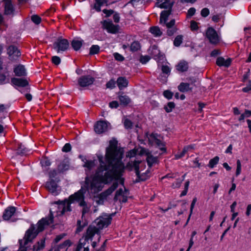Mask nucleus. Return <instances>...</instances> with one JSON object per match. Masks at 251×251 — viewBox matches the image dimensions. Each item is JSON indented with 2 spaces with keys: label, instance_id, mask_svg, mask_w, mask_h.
I'll return each instance as SVG.
<instances>
[{
  "label": "nucleus",
  "instance_id": "nucleus-10",
  "mask_svg": "<svg viewBox=\"0 0 251 251\" xmlns=\"http://www.w3.org/2000/svg\"><path fill=\"white\" fill-rule=\"evenodd\" d=\"M92 229L91 227H88L87 229V231L85 235L83 236L80 239L79 244L77 246L82 249V248L86 247V246L89 245V240H92L93 237L95 234L92 232Z\"/></svg>",
  "mask_w": 251,
  "mask_h": 251
},
{
  "label": "nucleus",
  "instance_id": "nucleus-9",
  "mask_svg": "<svg viewBox=\"0 0 251 251\" xmlns=\"http://www.w3.org/2000/svg\"><path fill=\"white\" fill-rule=\"evenodd\" d=\"M69 45V43L67 39L59 38L53 43V48L59 53L60 51H64L67 50Z\"/></svg>",
  "mask_w": 251,
  "mask_h": 251
},
{
  "label": "nucleus",
  "instance_id": "nucleus-1",
  "mask_svg": "<svg viewBox=\"0 0 251 251\" xmlns=\"http://www.w3.org/2000/svg\"><path fill=\"white\" fill-rule=\"evenodd\" d=\"M106 158L108 164L106 165L102 161V157L99 158L100 165L97 168L95 173L85 177V181L81 183V189L77 191L76 202L82 208V217L88 213L91 209V204L85 201V194L86 191L92 194H96L101 191L104 184L110 183L113 179L118 178L121 175L123 168L122 165L116 164L112 165L111 153L107 152Z\"/></svg>",
  "mask_w": 251,
  "mask_h": 251
},
{
  "label": "nucleus",
  "instance_id": "nucleus-30",
  "mask_svg": "<svg viewBox=\"0 0 251 251\" xmlns=\"http://www.w3.org/2000/svg\"><path fill=\"white\" fill-rule=\"evenodd\" d=\"M83 40H73L72 41L71 45L75 50H78L82 45Z\"/></svg>",
  "mask_w": 251,
  "mask_h": 251
},
{
  "label": "nucleus",
  "instance_id": "nucleus-5",
  "mask_svg": "<svg viewBox=\"0 0 251 251\" xmlns=\"http://www.w3.org/2000/svg\"><path fill=\"white\" fill-rule=\"evenodd\" d=\"M53 213L50 210L48 217L43 218L38 222L37 228L32 226V239L34 238L39 232L43 231L46 226L52 224L53 222Z\"/></svg>",
  "mask_w": 251,
  "mask_h": 251
},
{
  "label": "nucleus",
  "instance_id": "nucleus-59",
  "mask_svg": "<svg viewBox=\"0 0 251 251\" xmlns=\"http://www.w3.org/2000/svg\"><path fill=\"white\" fill-rule=\"evenodd\" d=\"M161 70L163 73L166 74H168L170 72V68L166 65H163L162 66Z\"/></svg>",
  "mask_w": 251,
  "mask_h": 251
},
{
  "label": "nucleus",
  "instance_id": "nucleus-39",
  "mask_svg": "<svg viewBox=\"0 0 251 251\" xmlns=\"http://www.w3.org/2000/svg\"><path fill=\"white\" fill-rule=\"evenodd\" d=\"M175 104L174 102H169L167 105L164 106V109L167 113L171 112L175 107Z\"/></svg>",
  "mask_w": 251,
  "mask_h": 251
},
{
  "label": "nucleus",
  "instance_id": "nucleus-46",
  "mask_svg": "<svg viewBox=\"0 0 251 251\" xmlns=\"http://www.w3.org/2000/svg\"><path fill=\"white\" fill-rule=\"evenodd\" d=\"M116 81L114 79L110 80L106 84L107 88L113 89L115 87Z\"/></svg>",
  "mask_w": 251,
  "mask_h": 251
},
{
  "label": "nucleus",
  "instance_id": "nucleus-15",
  "mask_svg": "<svg viewBox=\"0 0 251 251\" xmlns=\"http://www.w3.org/2000/svg\"><path fill=\"white\" fill-rule=\"evenodd\" d=\"M94 77L90 75H83L80 77L77 80L78 85L82 87H88L92 85L95 81Z\"/></svg>",
  "mask_w": 251,
  "mask_h": 251
},
{
  "label": "nucleus",
  "instance_id": "nucleus-31",
  "mask_svg": "<svg viewBox=\"0 0 251 251\" xmlns=\"http://www.w3.org/2000/svg\"><path fill=\"white\" fill-rule=\"evenodd\" d=\"M121 104L127 105L130 102V98L126 95H120L119 96Z\"/></svg>",
  "mask_w": 251,
  "mask_h": 251
},
{
  "label": "nucleus",
  "instance_id": "nucleus-34",
  "mask_svg": "<svg viewBox=\"0 0 251 251\" xmlns=\"http://www.w3.org/2000/svg\"><path fill=\"white\" fill-rule=\"evenodd\" d=\"M141 48L140 44L138 41H134L130 46V50L132 52L137 51Z\"/></svg>",
  "mask_w": 251,
  "mask_h": 251
},
{
  "label": "nucleus",
  "instance_id": "nucleus-11",
  "mask_svg": "<svg viewBox=\"0 0 251 251\" xmlns=\"http://www.w3.org/2000/svg\"><path fill=\"white\" fill-rule=\"evenodd\" d=\"M24 243H23V240L19 239V243L20 245L19 249L21 251H27L26 245L29 242H31V224L26 230L24 238Z\"/></svg>",
  "mask_w": 251,
  "mask_h": 251
},
{
  "label": "nucleus",
  "instance_id": "nucleus-37",
  "mask_svg": "<svg viewBox=\"0 0 251 251\" xmlns=\"http://www.w3.org/2000/svg\"><path fill=\"white\" fill-rule=\"evenodd\" d=\"M219 157L217 156L210 160L208 166L210 168H213L218 163Z\"/></svg>",
  "mask_w": 251,
  "mask_h": 251
},
{
  "label": "nucleus",
  "instance_id": "nucleus-18",
  "mask_svg": "<svg viewBox=\"0 0 251 251\" xmlns=\"http://www.w3.org/2000/svg\"><path fill=\"white\" fill-rule=\"evenodd\" d=\"M108 123L104 121H100L97 122L94 126V130L98 134H100L107 131Z\"/></svg>",
  "mask_w": 251,
  "mask_h": 251
},
{
  "label": "nucleus",
  "instance_id": "nucleus-24",
  "mask_svg": "<svg viewBox=\"0 0 251 251\" xmlns=\"http://www.w3.org/2000/svg\"><path fill=\"white\" fill-rule=\"evenodd\" d=\"M231 60L230 58H228L226 60L222 57H219L216 60V64L219 66H225L228 67L231 64Z\"/></svg>",
  "mask_w": 251,
  "mask_h": 251
},
{
  "label": "nucleus",
  "instance_id": "nucleus-47",
  "mask_svg": "<svg viewBox=\"0 0 251 251\" xmlns=\"http://www.w3.org/2000/svg\"><path fill=\"white\" fill-rule=\"evenodd\" d=\"M183 181V179H176V182L172 184V187L173 188H179Z\"/></svg>",
  "mask_w": 251,
  "mask_h": 251
},
{
  "label": "nucleus",
  "instance_id": "nucleus-6",
  "mask_svg": "<svg viewBox=\"0 0 251 251\" xmlns=\"http://www.w3.org/2000/svg\"><path fill=\"white\" fill-rule=\"evenodd\" d=\"M77 191L69 196L68 199H65L63 201L57 202L59 204V208L62 209L60 215H63L66 212H71L72 210L71 204L76 202V197Z\"/></svg>",
  "mask_w": 251,
  "mask_h": 251
},
{
  "label": "nucleus",
  "instance_id": "nucleus-62",
  "mask_svg": "<svg viewBox=\"0 0 251 251\" xmlns=\"http://www.w3.org/2000/svg\"><path fill=\"white\" fill-rule=\"evenodd\" d=\"M242 91L244 92L247 93L249 92L250 91H251V81H249V84L247 85V86L243 88Z\"/></svg>",
  "mask_w": 251,
  "mask_h": 251
},
{
  "label": "nucleus",
  "instance_id": "nucleus-29",
  "mask_svg": "<svg viewBox=\"0 0 251 251\" xmlns=\"http://www.w3.org/2000/svg\"><path fill=\"white\" fill-rule=\"evenodd\" d=\"M146 160L150 168H151L153 164L157 163V158L154 157L152 155L149 153L147 154Z\"/></svg>",
  "mask_w": 251,
  "mask_h": 251
},
{
  "label": "nucleus",
  "instance_id": "nucleus-56",
  "mask_svg": "<svg viewBox=\"0 0 251 251\" xmlns=\"http://www.w3.org/2000/svg\"><path fill=\"white\" fill-rule=\"evenodd\" d=\"M136 154V151L135 150H130L128 151L126 154V157H132L135 156Z\"/></svg>",
  "mask_w": 251,
  "mask_h": 251
},
{
  "label": "nucleus",
  "instance_id": "nucleus-14",
  "mask_svg": "<svg viewBox=\"0 0 251 251\" xmlns=\"http://www.w3.org/2000/svg\"><path fill=\"white\" fill-rule=\"evenodd\" d=\"M11 84L14 86V87L20 91L22 93L23 92L19 88H22L25 87L28 85L29 83L28 81L23 78H17V77H13L11 80Z\"/></svg>",
  "mask_w": 251,
  "mask_h": 251
},
{
  "label": "nucleus",
  "instance_id": "nucleus-63",
  "mask_svg": "<svg viewBox=\"0 0 251 251\" xmlns=\"http://www.w3.org/2000/svg\"><path fill=\"white\" fill-rule=\"evenodd\" d=\"M57 174V172L55 170H52L49 172V177L52 179L53 178L55 177Z\"/></svg>",
  "mask_w": 251,
  "mask_h": 251
},
{
  "label": "nucleus",
  "instance_id": "nucleus-41",
  "mask_svg": "<svg viewBox=\"0 0 251 251\" xmlns=\"http://www.w3.org/2000/svg\"><path fill=\"white\" fill-rule=\"evenodd\" d=\"M100 51V47L98 45H93L90 49V54L93 55L97 54Z\"/></svg>",
  "mask_w": 251,
  "mask_h": 251
},
{
  "label": "nucleus",
  "instance_id": "nucleus-8",
  "mask_svg": "<svg viewBox=\"0 0 251 251\" xmlns=\"http://www.w3.org/2000/svg\"><path fill=\"white\" fill-rule=\"evenodd\" d=\"M118 183L117 182H114L112 185L106 190L101 193L98 197V200L96 201L98 204H102L103 203L104 200L111 195L113 192L118 187Z\"/></svg>",
  "mask_w": 251,
  "mask_h": 251
},
{
  "label": "nucleus",
  "instance_id": "nucleus-54",
  "mask_svg": "<svg viewBox=\"0 0 251 251\" xmlns=\"http://www.w3.org/2000/svg\"><path fill=\"white\" fill-rule=\"evenodd\" d=\"M81 222L80 220L77 221V227L76 230V232H79L81 231L82 230L83 227L85 226V224L81 226Z\"/></svg>",
  "mask_w": 251,
  "mask_h": 251
},
{
  "label": "nucleus",
  "instance_id": "nucleus-43",
  "mask_svg": "<svg viewBox=\"0 0 251 251\" xmlns=\"http://www.w3.org/2000/svg\"><path fill=\"white\" fill-rule=\"evenodd\" d=\"M68 168H69L68 165L64 162L61 163L58 166V170L59 172H61L65 170H66L68 169Z\"/></svg>",
  "mask_w": 251,
  "mask_h": 251
},
{
  "label": "nucleus",
  "instance_id": "nucleus-28",
  "mask_svg": "<svg viewBox=\"0 0 251 251\" xmlns=\"http://www.w3.org/2000/svg\"><path fill=\"white\" fill-rule=\"evenodd\" d=\"M176 70L180 72H186L188 70V63L185 61H181L176 66Z\"/></svg>",
  "mask_w": 251,
  "mask_h": 251
},
{
  "label": "nucleus",
  "instance_id": "nucleus-12",
  "mask_svg": "<svg viewBox=\"0 0 251 251\" xmlns=\"http://www.w3.org/2000/svg\"><path fill=\"white\" fill-rule=\"evenodd\" d=\"M190 81V82H181L178 86V90L183 93L192 92L194 86L196 79L194 78H187Z\"/></svg>",
  "mask_w": 251,
  "mask_h": 251
},
{
  "label": "nucleus",
  "instance_id": "nucleus-42",
  "mask_svg": "<svg viewBox=\"0 0 251 251\" xmlns=\"http://www.w3.org/2000/svg\"><path fill=\"white\" fill-rule=\"evenodd\" d=\"M197 198H196V197H195V198L193 199V201H192V203H191V207H190V214H189V217H188V219H187V222H186V225H187V224H188V222H189V220H190V218L191 215V214H192V213L193 210V209H194V207L195 204L196 202H197Z\"/></svg>",
  "mask_w": 251,
  "mask_h": 251
},
{
  "label": "nucleus",
  "instance_id": "nucleus-23",
  "mask_svg": "<svg viewBox=\"0 0 251 251\" xmlns=\"http://www.w3.org/2000/svg\"><path fill=\"white\" fill-rule=\"evenodd\" d=\"M151 55L152 57L156 60H162L163 58L162 54H161L159 50L156 45H153L151 47Z\"/></svg>",
  "mask_w": 251,
  "mask_h": 251
},
{
  "label": "nucleus",
  "instance_id": "nucleus-2",
  "mask_svg": "<svg viewBox=\"0 0 251 251\" xmlns=\"http://www.w3.org/2000/svg\"><path fill=\"white\" fill-rule=\"evenodd\" d=\"M109 151L111 153L112 157V165H116V164H118L120 165H122L123 169L121 172L120 176L117 179H113V180H117L120 179V183L124 185V179L123 178L121 179V177L123 176L124 172L125 167L124 163L122 162V159L124 153L123 150L121 149L118 148V142L115 139H113L110 141L109 146L106 149V153L105 155V160H103V157L102 155L98 156V159L100 157H102V161L105 164L107 165L108 164V161L106 158L107 152ZM142 163L141 160H134V161H129L126 167L129 171H131L134 169L135 171L136 175L138 178V180H136V182L139 181H145L146 180L149 176L147 175L148 173H149V171H147L146 173L140 174L139 172V165Z\"/></svg>",
  "mask_w": 251,
  "mask_h": 251
},
{
  "label": "nucleus",
  "instance_id": "nucleus-61",
  "mask_svg": "<svg viewBox=\"0 0 251 251\" xmlns=\"http://www.w3.org/2000/svg\"><path fill=\"white\" fill-rule=\"evenodd\" d=\"M102 12L106 14V17H108L110 16H111L112 14H113L114 13V10H107V9H103L102 10Z\"/></svg>",
  "mask_w": 251,
  "mask_h": 251
},
{
  "label": "nucleus",
  "instance_id": "nucleus-44",
  "mask_svg": "<svg viewBox=\"0 0 251 251\" xmlns=\"http://www.w3.org/2000/svg\"><path fill=\"white\" fill-rule=\"evenodd\" d=\"M124 126L126 128L129 129L131 128L133 126L132 122L128 119H126L124 122Z\"/></svg>",
  "mask_w": 251,
  "mask_h": 251
},
{
  "label": "nucleus",
  "instance_id": "nucleus-49",
  "mask_svg": "<svg viewBox=\"0 0 251 251\" xmlns=\"http://www.w3.org/2000/svg\"><path fill=\"white\" fill-rule=\"evenodd\" d=\"M66 236V234L65 233L60 234L58 235H57L55 238L54 239V242L55 243H57L61 240H62L63 238H64Z\"/></svg>",
  "mask_w": 251,
  "mask_h": 251
},
{
  "label": "nucleus",
  "instance_id": "nucleus-32",
  "mask_svg": "<svg viewBox=\"0 0 251 251\" xmlns=\"http://www.w3.org/2000/svg\"><path fill=\"white\" fill-rule=\"evenodd\" d=\"M96 3L94 4V8L98 12L101 11L100 7L104 4L107 2V0H96Z\"/></svg>",
  "mask_w": 251,
  "mask_h": 251
},
{
  "label": "nucleus",
  "instance_id": "nucleus-53",
  "mask_svg": "<svg viewBox=\"0 0 251 251\" xmlns=\"http://www.w3.org/2000/svg\"><path fill=\"white\" fill-rule=\"evenodd\" d=\"M150 57L149 56H148V55H146V56L142 55L140 57V61L142 64H145L147 62H148L150 60Z\"/></svg>",
  "mask_w": 251,
  "mask_h": 251
},
{
  "label": "nucleus",
  "instance_id": "nucleus-64",
  "mask_svg": "<svg viewBox=\"0 0 251 251\" xmlns=\"http://www.w3.org/2000/svg\"><path fill=\"white\" fill-rule=\"evenodd\" d=\"M195 12H196L195 8H194L193 7L190 8L188 11L187 16L191 17L195 14Z\"/></svg>",
  "mask_w": 251,
  "mask_h": 251
},
{
  "label": "nucleus",
  "instance_id": "nucleus-25",
  "mask_svg": "<svg viewBox=\"0 0 251 251\" xmlns=\"http://www.w3.org/2000/svg\"><path fill=\"white\" fill-rule=\"evenodd\" d=\"M7 53L10 56L13 55L18 57L21 55V52L18 48L14 45H11L8 47Z\"/></svg>",
  "mask_w": 251,
  "mask_h": 251
},
{
  "label": "nucleus",
  "instance_id": "nucleus-20",
  "mask_svg": "<svg viewBox=\"0 0 251 251\" xmlns=\"http://www.w3.org/2000/svg\"><path fill=\"white\" fill-rule=\"evenodd\" d=\"M4 2V14L5 15H13L15 8L11 0H3Z\"/></svg>",
  "mask_w": 251,
  "mask_h": 251
},
{
  "label": "nucleus",
  "instance_id": "nucleus-38",
  "mask_svg": "<svg viewBox=\"0 0 251 251\" xmlns=\"http://www.w3.org/2000/svg\"><path fill=\"white\" fill-rule=\"evenodd\" d=\"M183 36L181 35H177L175 38L174 41V45L176 47H179L182 43Z\"/></svg>",
  "mask_w": 251,
  "mask_h": 251
},
{
  "label": "nucleus",
  "instance_id": "nucleus-21",
  "mask_svg": "<svg viewBox=\"0 0 251 251\" xmlns=\"http://www.w3.org/2000/svg\"><path fill=\"white\" fill-rule=\"evenodd\" d=\"M17 208L14 206H8L4 211L2 215V218L4 221H8L14 215Z\"/></svg>",
  "mask_w": 251,
  "mask_h": 251
},
{
  "label": "nucleus",
  "instance_id": "nucleus-58",
  "mask_svg": "<svg viewBox=\"0 0 251 251\" xmlns=\"http://www.w3.org/2000/svg\"><path fill=\"white\" fill-rule=\"evenodd\" d=\"M43 166H49L50 165V161L47 158H45L41 162Z\"/></svg>",
  "mask_w": 251,
  "mask_h": 251
},
{
  "label": "nucleus",
  "instance_id": "nucleus-13",
  "mask_svg": "<svg viewBox=\"0 0 251 251\" xmlns=\"http://www.w3.org/2000/svg\"><path fill=\"white\" fill-rule=\"evenodd\" d=\"M206 37L209 42L212 44H217L219 42V37L216 31L212 27H208L206 31Z\"/></svg>",
  "mask_w": 251,
  "mask_h": 251
},
{
  "label": "nucleus",
  "instance_id": "nucleus-26",
  "mask_svg": "<svg viewBox=\"0 0 251 251\" xmlns=\"http://www.w3.org/2000/svg\"><path fill=\"white\" fill-rule=\"evenodd\" d=\"M128 80L125 77H119L117 80V85L120 90L127 86Z\"/></svg>",
  "mask_w": 251,
  "mask_h": 251
},
{
  "label": "nucleus",
  "instance_id": "nucleus-48",
  "mask_svg": "<svg viewBox=\"0 0 251 251\" xmlns=\"http://www.w3.org/2000/svg\"><path fill=\"white\" fill-rule=\"evenodd\" d=\"M241 172V163L240 160H237V168L236 171V176L239 175Z\"/></svg>",
  "mask_w": 251,
  "mask_h": 251
},
{
  "label": "nucleus",
  "instance_id": "nucleus-51",
  "mask_svg": "<svg viewBox=\"0 0 251 251\" xmlns=\"http://www.w3.org/2000/svg\"><path fill=\"white\" fill-rule=\"evenodd\" d=\"M51 60L52 63L55 65H59L61 62L60 57L57 56H52Z\"/></svg>",
  "mask_w": 251,
  "mask_h": 251
},
{
  "label": "nucleus",
  "instance_id": "nucleus-50",
  "mask_svg": "<svg viewBox=\"0 0 251 251\" xmlns=\"http://www.w3.org/2000/svg\"><path fill=\"white\" fill-rule=\"evenodd\" d=\"M72 149L71 145L70 143H66L62 148V151L65 152H68L71 151Z\"/></svg>",
  "mask_w": 251,
  "mask_h": 251
},
{
  "label": "nucleus",
  "instance_id": "nucleus-52",
  "mask_svg": "<svg viewBox=\"0 0 251 251\" xmlns=\"http://www.w3.org/2000/svg\"><path fill=\"white\" fill-rule=\"evenodd\" d=\"M71 242L70 240H67L65 241L63 243L60 245V248H63L64 250H66L65 248L67 246L70 247L71 245Z\"/></svg>",
  "mask_w": 251,
  "mask_h": 251
},
{
  "label": "nucleus",
  "instance_id": "nucleus-19",
  "mask_svg": "<svg viewBox=\"0 0 251 251\" xmlns=\"http://www.w3.org/2000/svg\"><path fill=\"white\" fill-rule=\"evenodd\" d=\"M158 135L157 134L151 133L148 137L150 142L155 143L161 151H166V148L164 147V144L160 140L157 138Z\"/></svg>",
  "mask_w": 251,
  "mask_h": 251
},
{
  "label": "nucleus",
  "instance_id": "nucleus-7",
  "mask_svg": "<svg viewBox=\"0 0 251 251\" xmlns=\"http://www.w3.org/2000/svg\"><path fill=\"white\" fill-rule=\"evenodd\" d=\"M13 148L16 153L21 156L26 155L29 151V150L23 143L15 140L12 144Z\"/></svg>",
  "mask_w": 251,
  "mask_h": 251
},
{
  "label": "nucleus",
  "instance_id": "nucleus-33",
  "mask_svg": "<svg viewBox=\"0 0 251 251\" xmlns=\"http://www.w3.org/2000/svg\"><path fill=\"white\" fill-rule=\"evenodd\" d=\"M150 31L155 36H160L162 34V31L160 30L158 26H152L150 29Z\"/></svg>",
  "mask_w": 251,
  "mask_h": 251
},
{
  "label": "nucleus",
  "instance_id": "nucleus-55",
  "mask_svg": "<svg viewBox=\"0 0 251 251\" xmlns=\"http://www.w3.org/2000/svg\"><path fill=\"white\" fill-rule=\"evenodd\" d=\"M115 59L119 61H123L124 60V57L122 55L118 53H114L113 54Z\"/></svg>",
  "mask_w": 251,
  "mask_h": 251
},
{
  "label": "nucleus",
  "instance_id": "nucleus-3",
  "mask_svg": "<svg viewBox=\"0 0 251 251\" xmlns=\"http://www.w3.org/2000/svg\"><path fill=\"white\" fill-rule=\"evenodd\" d=\"M155 6L161 8L168 9L167 10H163L160 14L159 23L164 25L167 28V34L168 36H173L176 32L178 28L175 26V20L172 19L169 22H167L168 17L172 13V8L174 4V1L170 0H157Z\"/></svg>",
  "mask_w": 251,
  "mask_h": 251
},
{
  "label": "nucleus",
  "instance_id": "nucleus-22",
  "mask_svg": "<svg viewBox=\"0 0 251 251\" xmlns=\"http://www.w3.org/2000/svg\"><path fill=\"white\" fill-rule=\"evenodd\" d=\"M14 73L16 76H24L26 75V70L23 65H18L14 69Z\"/></svg>",
  "mask_w": 251,
  "mask_h": 251
},
{
  "label": "nucleus",
  "instance_id": "nucleus-36",
  "mask_svg": "<svg viewBox=\"0 0 251 251\" xmlns=\"http://www.w3.org/2000/svg\"><path fill=\"white\" fill-rule=\"evenodd\" d=\"M126 192L127 194L128 193V190L126 188H125V191H123L122 189H121V188L119 189L116 192V194H115V197H114V200L115 201H118V198L120 196H121V197L123 196L124 194H126Z\"/></svg>",
  "mask_w": 251,
  "mask_h": 251
},
{
  "label": "nucleus",
  "instance_id": "nucleus-45",
  "mask_svg": "<svg viewBox=\"0 0 251 251\" xmlns=\"http://www.w3.org/2000/svg\"><path fill=\"white\" fill-rule=\"evenodd\" d=\"M174 93L170 90H165L163 92V96L168 100L172 98Z\"/></svg>",
  "mask_w": 251,
  "mask_h": 251
},
{
  "label": "nucleus",
  "instance_id": "nucleus-40",
  "mask_svg": "<svg viewBox=\"0 0 251 251\" xmlns=\"http://www.w3.org/2000/svg\"><path fill=\"white\" fill-rule=\"evenodd\" d=\"M42 22L41 18L38 15H32V23L36 25H39Z\"/></svg>",
  "mask_w": 251,
  "mask_h": 251
},
{
  "label": "nucleus",
  "instance_id": "nucleus-57",
  "mask_svg": "<svg viewBox=\"0 0 251 251\" xmlns=\"http://www.w3.org/2000/svg\"><path fill=\"white\" fill-rule=\"evenodd\" d=\"M209 14V10L207 8H203L201 11V15L203 17H207Z\"/></svg>",
  "mask_w": 251,
  "mask_h": 251
},
{
  "label": "nucleus",
  "instance_id": "nucleus-35",
  "mask_svg": "<svg viewBox=\"0 0 251 251\" xmlns=\"http://www.w3.org/2000/svg\"><path fill=\"white\" fill-rule=\"evenodd\" d=\"M96 165L95 161L94 160H86L83 166L87 168L89 171L92 170Z\"/></svg>",
  "mask_w": 251,
  "mask_h": 251
},
{
  "label": "nucleus",
  "instance_id": "nucleus-17",
  "mask_svg": "<svg viewBox=\"0 0 251 251\" xmlns=\"http://www.w3.org/2000/svg\"><path fill=\"white\" fill-rule=\"evenodd\" d=\"M59 181V180L56 181L51 179L50 181L46 182V186L47 189L53 194L56 195L59 193L60 191L58 189L59 186L57 184V182Z\"/></svg>",
  "mask_w": 251,
  "mask_h": 251
},
{
  "label": "nucleus",
  "instance_id": "nucleus-60",
  "mask_svg": "<svg viewBox=\"0 0 251 251\" xmlns=\"http://www.w3.org/2000/svg\"><path fill=\"white\" fill-rule=\"evenodd\" d=\"M190 27H191V30H197L198 28L197 23L194 21H192L191 22Z\"/></svg>",
  "mask_w": 251,
  "mask_h": 251
},
{
  "label": "nucleus",
  "instance_id": "nucleus-27",
  "mask_svg": "<svg viewBox=\"0 0 251 251\" xmlns=\"http://www.w3.org/2000/svg\"><path fill=\"white\" fill-rule=\"evenodd\" d=\"M45 246V238L41 239L32 247V251H39L43 250Z\"/></svg>",
  "mask_w": 251,
  "mask_h": 251
},
{
  "label": "nucleus",
  "instance_id": "nucleus-4",
  "mask_svg": "<svg viewBox=\"0 0 251 251\" xmlns=\"http://www.w3.org/2000/svg\"><path fill=\"white\" fill-rule=\"evenodd\" d=\"M112 218L111 216L103 215L97 218L94 223L96 225H91L88 227H91L92 232L95 234H98L100 229L104 227H107L111 223Z\"/></svg>",
  "mask_w": 251,
  "mask_h": 251
},
{
  "label": "nucleus",
  "instance_id": "nucleus-16",
  "mask_svg": "<svg viewBox=\"0 0 251 251\" xmlns=\"http://www.w3.org/2000/svg\"><path fill=\"white\" fill-rule=\"evenodd\" d=\"M101 23L102 25L103 28L106 29L108 32L113 34L118 32L119 26L114 25L111 21L104 20L101 22Z\"/></svg>",
  "mask_w": 251,
  "mask_h": 251
}]
</instances>
